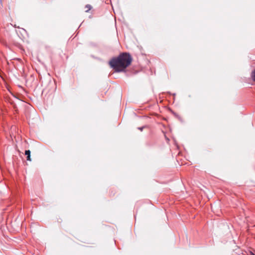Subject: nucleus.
<instances>
[{
  "label": "nucleus",
  "instance_id": "nucleus-4",
  "mask_svg": "<svg viewBox=\"0 0 255 255\" xmlns=\"http://www.w3.org/2000/svg\"><path fill=\"white\" fill-rule=\"evenodd\" d=\"M251 77L253 80L255 82V69L252 72Z\"/></svg>",
  "mask_w": 255,
  "mask_h": 255
},
{
  "label": "nucleus",
  "instance_id": "nucleus-5",
  "mask_svg": "<svg viewBox=\"0 0 255 255\" xmlns=\"http://www.w3.org/2000/svg\"><path fill=\"white\" fill-rule=\"evenodd\" d=\"M250 255H255L254 253H253L252 252H250Z\"/></svg>",
  "mask_w": 255,
  "mask_h": 255
},
{
  "label": "nucleus",
  "instance_id": "nucleus-1",
  "mask_svg": "<svg viewBox=\"0 0 255 255\" xmlns=\"http://www.w3.org/2000/svg\"><path fill=\"white\" fill-rule=\"evenodd\" d=\"M132 61L131 56L127 53H123L118 57L112 59L109 64L116 72L124 71L128 67Z\"/></svg>",
  "mask_w": 255,
  "mask_h": 255
},
{
  "label": "nucleus",
  "instance_id": "nucleus-2",
  "mask_svg": "<svg viewBox=\"0 0 255 255\" xmlns=\"http://www.w3.org/2000/svg\"><path fill=\"white\" fill-rule=\"evenodd\" d=\"M25 154L27 155V160L29 161H31L30 158V151L29 150H25Z\"/></svg>",
  "mask_w": 255,
  "mask_h": 255
},
{
  "label": "nucleus",
  "instance_id": "nucleus-3",
  "mask_svg": "<svg viewBox=\"0 0 255 255\" xmlns=\"http://www.w3.org/2000/svg\"><path fill=\"white\" fill-rule=\"evenodd\" d=\"M85 12H88L92 8L91 5L87 4L85 7Z\"/></svg>",
  "mask_w": 255,
  "mask_h": 255
},
{
  "label": "nucleus",
  "instance_id": "nucleus-6",
  "mask_svg": "<svg viewBox=\"0 0 255 255\" xmlns=\"http://www.w3.org/2000/svg\"><path fill=\"white\" fill-rule=\"evenodd\" d=\"M139 129H140V130H142V128H139Z\"/></svg>",
  "mask_w": 255,
  "mask_h": 255
}]
</instances>
